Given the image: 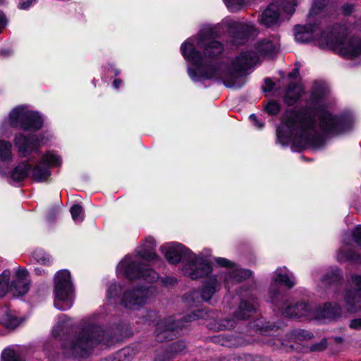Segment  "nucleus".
<instances>
[{
  "label": "nucleus",
  "instance_id": "11",
  "mask_svg": "<svg viewBox=\"0 0 361 361\" xmlns=\"http://www.w3.org/2000/svg\"><path fill=\"white\" fill-rule=\"evenodd\" d=\"M119 266L125 276L130 280L142 279L149 283H152L159 279V274L145 264L125 259Z\"/></svg>",
  "mask_w": 361,
  "mask_h": 361
},
{
  "label": "nucleus",
  "instance_id": "51",
  "mask_svg": "<svg viewBox=\"0 0 361 361\" xmlns=\"http://www.w3.org/2000/svg\"><path fill=\"white\" fill-rule=\"evenodd\" d=\"M161 282L166 285H174L176 283V279L173 277H166L161 279Z\"/></svg>",
  "mask_w": 361,
  "mask_h": 361
},
{
  "label": "nucleus",
  "instance_id": "50",
  "mask_svg": "<svg viewBox=\"0 0 361 361\" xmlns=\"http://www.w3.org/2000/svg\"><path fill=\"white\" fill-rule=\"evenodd\" d=\"M354 9L353 4H347L343 5L342 10L345 15H350Z\"/></svg>",
  "mask_w": 361,
  "mask_h": 361
},
{
  "label": "nucleus",
  "instance_id": "10",
  "mask_svg": "<svg viewBox=\"0 0 361 361\" xmlns=\"http://www.w3.org/2000/svg\"><path fill=\"white\" fill-rule=\"evenodd\" d=\"M343 307L348 312L361 310V276L353 274L348 279V286L342 294Z\"/></svg>",
  "mask_w": 361,
  "mask_h": 361
},
{
  "label": "nucleus",
  "instance_id": "49",
  "mask_svg": "<svg viewBox=\"0 0 361 361\" xmlns=\"http://www.w3.org/2000/svg\"><path fill=\"white\" fill-rule=\"evenodd\" d=\"M250 119L254 123L255 126L258 128H262L264 127V123L258 121L255 114H251L250 116Z\"/></svg>",
  "mask_w": 361,
  "mask_h": 361
},
{
  "label": "nucleus",
  "instance_id": "43",
  "mask_svg": "<svg viewBox=\"0 0 361 361\" xmlns=\"http://www.w3.org/2000/svg\"><path fill=\"white\" fill-rule=\"evenodd\" d=\"M120 290V286L116 284H113L109 286L107 291V296L109 298H112L116 297L118 295V291Z\"/></svg>",
  "mask_w": 361,
  "mask_h": 361
},
{
  "label": "nucleus",
  "instance_id": "1",
  "mask_svg": "<svg viewBox=\"0 0 361 361\" xmlns=\"http://www.w3.org/2000/svg\"><path fill=\"white\" fill-rule=\"evenodd\" d=\"M310 107L287 110L283 124L288 137L305 145L317 147L323 144L324 135H338L345 130L343 118L333 115L323 107L322 97L314 92Z\"/></svg>",
  "mask_w": 361,
  "mask_h": 361
},
{
  "label": "nucleus",
  "instance_id": "33",
  "mask_svg": "<svg viewBox=\"0 0 361 361\" xmlns=\"http://www.w3.org/2000/svg\"><path fill=\"white\" fill-rule=\"evenodd\" d=\"M42 164L49 166H58L61 164V159L56 154L49 152L43 156Z\"/></svg>",
  "mask_w": 361,
  "mask_h": 361
},
{
  "label": "nucleus",
  "instance_id": "20",
  "mask_svg": "<svg viewBox=\"0 0 361 361\" xmlns=\"http://www.w3.org/2000/svg\"><path fill=\"white\" fill-rule=\"evenodd\" d=\"M343 281V276L341 271L337 268H332L328 270L322 276V285L327 288L332 286L335 288L334 298L338 300L339 294L336 293L341 286Z\"/></svg>",
  "mask_w": 361,
  "mask_h": 361
},
{
  "label": "nucleus",
  "instance_id": "45",
  "mask_svg": "<svg viewBox=\"0 0 361 361\" xmlns=\"http://www.w3.org/2000/svg\"><path fill=\"white\" fill-rule=\"evenodd\" d=\"M215 262L223 267H232L233 266V264L226 258L218 257L215 259Z\"/></svg>",
  "mask_w": 361,
  "mask_h": 361
},
{
  "label": "nucleus",
  "instance_id": "6",
  "mask_svg": "<svg viewBox=\"0 0 361 361\" xmlns=\"http://www.w3.org/2000/svg\"><path fill=\"white\" fill-rule=\"evenodd\" d=\"M204 310H198L197 312H192L183 317L181 320H175L172 317L164 318L157 322L155 329V337L158 342H166L172 341L176 336V330L184 326L183 324L195 321L200 318H204Z\"/></svg>",
  "mask_w": 361,
  "mask_h": 361
},
{
  "label": "nucleus",
  "instance_id": "16",
  "mask_svg": "<svg viewBox=\"0 0 361 361\" xmlns=\"http://www.w3.org/2000/svg\"><path fill=\"white\" fill-rule=\"evenodd\" d=\"M279 305H276L281 312L282 314L287 317H302L309 315L310 307L307 303L300 302L292 305L286 299L278 300Z\"/></svg>",
  "mask_w": 361,
  "mask_h": 361
},
{
  "label": "nucleus",
  "instance_id": "58",
  "mask_svg": "<svg viewBox=\"0 0 361 361\" xmlns=\"http://www.w3.org/2000/svg\"><path fill=\"white\" fill-rule=\"evenodd\" d=\"M334 341L336 342V343H341L343 341V339L342 337H335L334 338Z\"/></svg>",
  "mask_w": 361,
  "mask_h": 361
},
{
  "label": "nucleus",
  "instance_id": "38",
  "mask_svg": "<svg viewBox=\"0 0 361 361\" xmlns=\"http://www.w3.org/2000/svg\"><path fill=\"white\" fill-rule=\"evenodd\" d=\"M245 0H225L227 8L231 11H237L244 6Z\"/></svg>",
  "mask_w": 361,
  "mask_h": 361
},
{
  "label": "nucleus",
  "instance_id": "46",
  "mask_svg": "<svg viewBox=\"0 0 361 361\" xmlns=\"http://www.w3.org/2000/svg\"><path fill=\"white\" fill-rule=\"evenodd\" d=\"M105 361H127L125 358V354L122 352L116 353L113 357L106 358Z\"/></svg>",
  "mask_w": 361,
  "mask_h": 361
},
{
  "label": "nucleus",
  "instance_id": "12",
  "mask_svg": "<svg viewBox=\"0 0 361 361\" xmlns=\"http://www.w3.org/2000/svg\"><path fill=\"white\" fill-rule=\"evenodd\" d=\"M182 271L184 275L192 279H197L208 275L212 271V267L207 259L192 253L191 258L188 259Z\"/></svg>",
  "mask_w": 361,
  "mask_h": 361
},
{
  "label": "nucleus",
  "instance_id": "13",
  "mask_svg": "<svg viewBox=\"0 0 361 361\" xmlns=\"http://www.w3.org/2000/svg\"><path fill=\"white\" fill-rule=\"evenodd\" d=\"M275 277L272 280L270 289H269V298L270 301L274 305H279L278 300L286 298L285 295L282 293L279 283L286 286L288 288H291L295 286V282L287 275L281 273V269H278L275 271Z\"/></svg>",
  "mask_w": 361,
  "mask_h": 361
},
{
  "label": "nucleus",
  "instance_id": "17",
  "mask_svg": "<svg viewBox=\"0 0 361 361\" xmlns=\"http://www.w3.org/2000/svg\"><path fill=\"white\" fill-rule=\"evenodd\" d=\"M225 23L233 35L234 42L237 44L243 43V41L255 31L252 25L233 20H228Z\"/></svg>",
  "mask_w": 361,
  "mask_h": 361
},
{
  "label": "nucleus",
  "instance_id": "15",
  "mask_svg": "<svg viewBox=\"0 0 361 361\" xmlns=\"http://www.w3.org/2000/svg\"><path fill=\"white\" fill-rule=\"evenodd\" d=\"M147 291L145 288H137L126 290L121 298V305L128 309L137 310L146 302Z\"/></svg>",
  "mask_w": 361,
  "mask_h": 361
},
{
  "label": "nucleus",
  "instance_id": "23",
  "mask_svg": "<svg viewBox=\"0 0 361 361\" xmlns=\"http://www.w3.org/2000/svg\"><path fill=\"white\" fill-rule=\"evenodd\" d=\"M213 343L227 348H238L247 344L243 337L240 336L220 334L211 338Z\"/></svg>",
  "mask_w": 361,
  "mask_h": 361
},
{
  "label": "nucleus",
  "instance_id": "19",
  "mask_svg": "<svg viewBox=\"0 0 361 361\" xmlns=\"http://www.w3.org/2000/svg\"><path fill=\"white\" fill-rule=\"evenodd\" d=\"M192 252L180 244L169 247L165 252V257L171 264H178L180 262H187L191 258Z\"/></svg>",
  "mask_w": 361,
  "mask_h": 361
},
{
  "label": "nucleus",
  "instance_id": "54",
  "mask_svg": "<svg viewBox=\"0 0 361 361\" xmlns=\"http://www.w3.org/2000/svg\"><path fill=\"white\" fill-rule=\"evenodd\" d=\"M173 345H177L178 348H175V350L177 351H181L185 348V345L183 342H177L173 343Z\"/></svg>",
  "mask_w": 361,
  "mask_h": 361
},
{
  "label": "nucleus",
  "instance_id": "8",
  "mask_svg": "<svg viewBox=\"0 0 361 361\" xmlns=\"http://www.w3.org/2000/svg\"><path fill=\"white\" fill-rule=\"evenodd\" d=\"M11 126L18 125L24 130L36 131L43 125V120L37 112L29 110L26 106H18L10 113Z\"/></svg>",
  "mask_w": 361,
  "mask_h": 361
},
{
  "label": "nucleus",
  "instance_id": "4",
  "mask_svg": "<svg viewBox=\"0 0 361 361\" xmlns=\"http://www.w3.org/2000/svg\"><path fill=\"white\" fill-rule=\"evenodd\" d=\"M104 341V332L97 325L85 327L78 336L67 339L63 343V353L67 357H84L87 356L94 345Z\"/></svg>",
  "mask_w": 361,
  "mask_h": 361
},
{
  "label": "nucleus",
  "instance_id": "18",
  "mask_svg": "<svg viewBox=\"0 0 361 361\" xmlns=\"http://www.w3.org/2000/svg\"><path fill=\"white\" fill-rule=\"evenodd\" d=\"M28 272L25 269H19L16 274V279L10 286V292L13 296H21L27 293L30 288L29 281L27 279Z\"/></svg>",
  "mask_w": 361,
  "mask_h": 361
},
{
  "label": "nucleus",
  "instance_id": "28",
  "mask_svg": "<svg viewBox=\"0 0 361 361\" xmlns=\"http://www.w3.org/2000/svg\"><path fill=\"white\" fill-rule=\"evenodd\" d=\"M208 326L210 329L215 331L231 330L235 326V321L233 318L224 319L210 322Z\"/></svg>",
  "mask_w": 361,
  "mask_h": 361
},
{
  "label": "nucleus",
  "instance_id": "42",
  "mask_svg": "<svg viewBox=\"0 0 361 361\" xmlns=\"http://www.w3.org/2000/svg\"><path fill=\"white\" fill-rule=\"evenodd\" d=\"M265 110L270 115H276L280 110V105L276 102H270L267 104Z\"/></svg>",
  "mask_w": 361,
  "mask_h": 361
},
{
  "label": "nucleus",
  "instance_id": "3",
  "mask_svg": "<svg viewBox=\"0 0 361 361\" xmlns=\"http://www.w3.org/2000/svg\"><path fill=\"white\" fill-rule=\"evenodd\" d=\"M317 25H296L294 28L295 40L307 42L317 39L321 47L332 49L338 54L349 59H354L361 55V39L358 37H342L335 36L333 33L323 32L318 36Z\"/></svg>",
  "mask_w": 361,
  "mask_h": 361
},
{
  "label": "nucleus",
  "instance_id": "5",
  "mask_svg": "<svg viewBox=\"0 0 361 361\" xmlns=\"http://www.w3.org/2000/svg\"><path fill=\"white\" fill-rule=\"evenodd\" d=\"M256 52L252 51L241 53L233 61V69L237 72L245 71L254 66L260 56L273 54L278 50V44L274 39H264L258 42L255 46Z\"/></svg>",
  "mask_w": 361,
  "mask_h": 361
},
{
  "label": "nucleus",
  "instance_id": "26",
  "mask_svg": "<svg viewBox=\"0 0 361 361\" xmlns=\"http://www.w3.org/2000/svg\"><path fill=\"white\" fill-rule=\"evenodd\" d=\"M255 311V306L246 300H242L238 310L234 314V318L238 320H244L251 317Z\"/></svg>",
  "mask_w": 361,
  "mask_h": 361
},
{
  "label": "nucleus",
  "instance_id": "36",
  "mask_svg": "<svg viewBox=\"0 0 361 361\" xmlns=\"http://www.w3.org/2000/svg\"><path fill=\"white\" fill-rule=\"evenodd\" d=\"M32 257L39 263L42 264H48L51 262V257L43 250H37L32 253Z\"/></svg>",
  "mask_w": 361,
  "mask_h": 361
},
{
  "label": "nucleus",
  "instance_id": "44",
  "mask_svg": "<svg viewBox=\"0 0 361 361\" xmlns=\"http://www.w3.org/2000/svg\"><path fill=\"white\" fill-rule=\"evenodd\" d=\"M353 238L355 242L361 246V226H357L353 231Z\"/></svg>",
  "mask_w": 361,
  "mask_h": 361
},
{
  "label": "nucleus",
  "instance_id": "31",
  "mask_svg": "<svg viewBox=\"0 0 361 361\" xmlns=\"http://www.w3.org/2000/svg\"><path fill=\"white\" fill-rule=\"evenodd\" d=\"M252 274V272L247 269H234L232 271H229L226 277L225 281L228 283L229 281H233L235 282H240L249 278Z\"/></svg>",
  "mask_w": 361,
  "mask_h": 361
},
{
  "label": "nucleus",
  "instance_id": "21",
  "mask_svg": "<svg viewBox=\"0 0 361 361\" xmlns=\"http://www.w3.org/2000/svg\"><path fill=\"white\" fill-rule=\"evenodd\" d=\"M155 247L154 239L152 237H147L142 243L140 249L137 250V255L146 261L156 262L159 259V256L156 252Z\"/></svg>",
  "mask_w": 361,
  "mask_h": 361
},
{
  "label": "nucleus",
  "instance_id": "57",
  "mask_svg": "<svg viewBox=\"0 0 361 361\" xmlns=\"http://www.w3.org/2000/svg\"><path fill=\"white\" fill-rule=\"evenodd\" d=\"M277 138L280 142H282V135L280 129H277Z\"/></svg>",
  "mask_w": 361,
  "mask_h": 361
},
{
  "label": "nucleus",
  "instance_id": "30",
  "mask_svg": "<svg viewBox=\"0 0 361 361\" xmlns=\"http://www.w3.org/2000/svg\"><path fill=\"white\" fill-rule=\"evenodd\" d=\"M0 322L4 327L9 329H13L20 324L19 318L8 310H5L1 316Z\"/></svg>",
  "mask_w": 361,
  "mask_h": 361
},
{
  "label": "nucleus",
  "instance_id": "41",
  "mask_svg": "<svg viewBox=\"0 0 361 361\" xmlns=\"http://www.w3.org/2000/svg\"><path fill=\"white\" fill-rule=\"evenodd\" d=\"M327 348V341L324 338L320 342L314 343L310 346V350L312 352H321Z\"/></svg>",
  "mask_w": 361,
  "mask_h": 361
},
{
  "label": "nucleus",
  "instance_id": "34",
  "mask_svg": "<svg viewBox=\"0 0 361 361\" xmlns=\"http://www.w3.org/2000/svg\"><path fill=\"white\" fill-rule=\"evenodd\" d=\"M50 175V171L48 167L42 165H37L33 169V178L35 179H47Z\"/></svg>",
  "mask_w": 361,
  "mask_h": 361
},
{
  "label": "nucleus",
  "instance_id": "22",
  "mask_svg": "<svg viewBox=\"0 0 361 361\" xmlns=\"http://www.w3.org/2000/svg\"><path fill=\"white\" fill-rule=\"evenodd\" d=\"M14 142L18 151L23 154L35 150L40 146L39 141L35 136L27 137L21 133L16 136Z\"/></svg>",
  "mask_w": 361,
  "mask_h": 361
},
{
  "label": "nucleus",
  "instance_id": "37",
  "mask_svg": "<svg viewBox=\"0 0 361 361\" xmlns=\"http://www.w3.org/2000/svg\"><path fill=\"white\" fill-rule=\"evenodd\" d=\"M2 361H23L20 356L12 349H5L1 354Z\"/></svg>",
  "mask_w": 361,
  "mask_h": 361
},
{
  "label": "nucleus",
  "instance_id": "52",
  "mask_svg": "<svg viewBox=\"0 0 361 361\" xmlns=\"http://www.w3.org/2000/svg\"><path fill=\"white\" fill-rule=\"evenodd\" d=\"M33 1H35V0H26V1H21L19 3L18 7L20 9H27L30 6Z\"/></svg>",
  "mask_w": 361,
  "mask_h": 361
},
{
  "label": "nucleus",
  "instance_id": "7",
  "mask_svg": "<svg viewBox=\"0 0 361 361\" xmlns=\"http://www.w3.org/2000/svg\"><path fill=\"white\" fill-rule=\"evenodd\" d=\"M54 292L58 301L56 307L61 310L69 309L73 303V288L71 274L68 270H61L55 275Z\"/></svg>",
  "mask_w": 361,
  "mask_h": 361
},
{
  "label": "nucleus",
  "instance_id": "32",
  "mask_svg": "<svg viewBox=\"0 0 361 361\" xmlns=\"http://www.w3.org/2000/svg\"><path fill=\"white\" fill-rule=\"evenodd\" d=\"M10 275L11 271L8 269L4 270L0 275V298L4 297L10 291Z\"/></svg>",
  "mask_w": 361,
  "mask_h": 361
},
{
  "label": "nucleus",
  "instance_id": "2",
  "mask_svg": "<svg viewBox=\"0 0 361 361\" xmlns=\"http://www.w3.org/2000/svg\"><path fill=\"white\" fill-rule=\"evenodd\" d=\"M217 32L214 27H206L200 31L197 37V46L202 49V54L197 50L191 39H188L181 46L183 56L193 63L197 70L188 68V74L192 80H195L198 72L200 76L207 80H221L228 87H240L237 82L238 77L226 75L221 63H208L218 57L224 51L223 45L216 40Z\"/></svg>",
  "mask_w": 361,
  "mask_h": 361
},
{
  "label": "nucleus",
  "instance_id": "60",
  "mask_svg": "<svg viewBox=\"0 0 361 361\" xmlns=\"http://www.w3.org/2000/svg\"><path fill=\"white\" fill-rule=\"evenodd\" d=\"M294 71L296 72L297 73H298V69H295Z\"/></svg>",
  "mask_w": 361,
  "mask_h": 361
},
{
  "label": "nucleus",
  "instance_id": "25",
  "mask_svg": "<svg viewBox=\"0 0 361 361\" xmlns=\"http://www.w3.org/2000/svg\"><path fill=\"white\" fill-rule=\"evenodd\" d=\"M303 93L302 87L295 83H291L288 85L286 90L284 102L289 106L293 105L301 97Z\"/></svg>",
  "mask_w": 361,
  "mask_h": 361
},
{
  "label": "nucleus",
  "instance_id": "35",
  "mask_svg": "<svg viewBox=\"0 0 361 361\" xmlns=\"http://www.w3.org/2000/svg\"><path fill=\"white\" fill-rule=\"evenodd\" d=\"M291 336L295 341L299 342L310 340L313 337V334L305 330L298 329L293 331Z\"/></svg>",
  "mask_w": 361,
  "mask_h": 361
},
{
  "label": "nucleus",
  "instance_id": "48",
  "mask_svg": "<svg viewBox=\"0 0 361 361\" xmlns=\"http://www.w3.org/2000/svg\"><path fill=\"white\" fill-rule=\"evenodd\" d=\"M211 361H236V357L235 355L220 356L212 358Z\"/></svg>",
  "mask_w": 361,
  "mask_h": 361
},
{
  "label": "nucleus",
  "instance_id": "14",
  "mask_svg": "<svg viewBox=\"0 0 361 361\" xmlns=\"http://www.w3.org/2000/svg\"><path fill=\"white\" fill-rule=\"evenodd\" d=\"M32 166L29 161L25 160L18 163L11 170L7 165L0 164V178H11L13 180H22L29 177Z\"/></svg>",
  "mask_w": 361,
  "mask_h": 361
},
{
  "label": "nucleus",
  "instance_id": "47",
  "mask_svg": "<svg viewBox=\"0 0 361 361\" xmlns=\"http://www.w3.org/2000/svg\"><path fill=\"white\" fill-rule=\"evenodd\" d=\"M350 327L353 329H361V318L354 319L350 321Z\"/></svg>",
  "mask_w": 361,
  "mask_h": 361
},
{
  "label": "nucleus",
  "instance_id": "29",
  "mask_svg": "<svg viewBox=\"0 0 361 361\" xmlns=\"http://www.w3.org/2000/svg\"><path fill=\"white\" fill-rule=\"evenodd\" d=\"M342 313V309L340 305L337 303H326L323 308V317L327 319H336L339 318Z\"/></svg>",
  "mask_w": 361,
  "mask_h": 361
},
{
  "label": "nucleus",
  "instance_id": "27",
  "mask_svg": "<svg viewBox=\"0 0 361 361\" xmlns=\"http://www.w3.org/2000/svg\"><path fill=\"white\" fill-rule=\"evenodd\" d=\"M13 159L12 145L8 141L0 140V163L8 164Z\"/></svg>",
  "mask_w": 361,
  "mask_h": 361
},
{
  "label": "nucleus",
  "instance_id": "24",
  "mask_svg": "<svg viewBox=\"0 0 361 361\" xmlns=\"http://www.w3.org/2000/svg\"><path fill=\"white\" fill-rule=\"evenodd\" d=\"M219 288V284L216 277L213 276L208 278L201 291L202 298L204 301H209Z\"/></svg>",
  "mask_w": 361,
  "mask_h": 361
},
{
  "label": "nucleus",
  "instance_id": "53",
  "mask_svg": "<svg viewBox=\"0 0 361 361\" xmlns=\"http://www.w3.org/2000/svg\"><path fill=\"white\" fill-rule=\"evenodd\" d=\"M264 82L267 87V90L269 91L274 87V83L269 78H266Z\"/></svg>",
  "mask_w": 361,
  "mask_h": 361
},
{
  "label": "nucleus",
  "instance_id": "39",
  "mask_svg": "<svg viewBox=\"0 0 361 361\" xmlns=\"http://www.w3.org/2000/svg\"><path fill=\"white\" fill-rule=\"evenodd\" d=\"M71 214L74 221H81L82 217V207L79 204H74L71 208Z\"/></svg>",
  "mask_w": 361,
  "mask_h": 361
},
{
  "label": "nucleus",
  "instance_id": "40",
  "mask_svg": "<svg viewBox=\"0 0 361 361\" xmlns=\"http://www.w3.org/2000/svg\"><path fill=\"white\" fill-rule=\"evenodd\" d=\"M326 4V0H315L310 11L311 15L317 14Z\"/></svg>",
  "mask_w": 361,
  "mask_h": 361
},
{
  "label": "nucleus",
  "instance_id": "59",
  "mask_svg": "<svg viewBox=\"0 0 361 361\" xmlns=\"http://www.w3.org/2000/svg\"><path fill=\"white\" fill-rule=\"evenodd\" d=\"M35 271L37 274H42L44 272V270H41L39 268H35Z\"/></svg>",
  "mask_w": 361,
  "mask_h": 361
},
{
  "label": "nucleus",
  "instance_id": "55",
  "mask_svg": "<svg viewBox=\"0 0 361 361\" xmlns=\"http://www.w3.org/2000/svg\"><path fill=\"white\" fill-rule=\"evenodd\" d=\"M5 25V17L4 13L0 11V27H2Z\"/></svg>",
  "mask_w": 361,
  "mask_h": 361
},
{
  "label": "nucleus",
  "instance_id": "56",
  "mask_svg": "<svg viewBox=\"0 0 361 361\" xmlns=\"http://www.w3.org/2000/svg\"><path fill=\"white\" fill-rule=\"evenodd\" d=\"M121 79H116L114 81V86L116 89H118L121 84Z\"/></svg>",
  "mask_w": 361,
  "mask_h": 361
},
{
  "label": "nucleus",
  "instance_id": "9",
  "mask_svg": "<svg viewBox=\"0 0 361 361\" xmlns=\"http://www.w3.org/2000/svg\"><path fill=\"white\" fill-rule=\"evenodd\" d=\"M297 4V0H283L281 5L276 1L271 3L262 13L260 23L267 27L278 25L281 11L292 14Z\"/></svg>",
  "mask_w": 361,
  "mask_h": 361
}]
</instances>
